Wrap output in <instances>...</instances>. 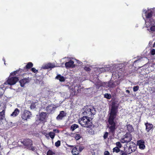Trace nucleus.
<instances>
[{"instance_id": "obj_1", "label": "nucleus", "mask_w": 155, "mask_h": 155, "mask_svg": "<svg viewBox=\"0 0 155 155\" xmlns=\"http://www.w3.org/2000/svg\"><path fill=\"white\" fill-rule=\"evenodd\" d=\"M117 107L115 105H113L112 107L110 116L108 120L109 124L108 127L110 133L113 134L115 130L117 128L116 122L115 120L116 114L117 112Z\"/></svg>"}, {"instance_id": "obj_2", "label": "nucleus", "mask_w": 155, "mask_h": 155, "mask_svg": "<svg viewBox=\"0 0 155 155\" xmlns=\"http://www.w3.org/2000/svg\"><path fill=\"white\" fill-rule=\"evenodd\" d=\"M91 118L88 116H83L79 120V123L82 127H89L91 126Z\"/></svg>"}, {"instance_id": "obj_3", "label": "nucleus", "mask_w": 155, "mask_h": 155, "mask_svg": "<svg viewBox=\"0 0 155 155\" xmlns=\"http://www.w3.org/2000/svg\"><path fill=\"white\" fill-rule=\"evenodd\" d=\"M145 27L150 34L155 32V21L150 20L146 21Z\"/></svg>"}, {"instance_id": "obj_4", "label": "nucleus", "mask_w": 155, "mask_h": 155, "mask_svg": "<svg viewBox=\"0 0 155 155\" xmlns=\"http://www.w3.org/2000/svg\"><path fill=\"white\" fill-rule=\"evenodd\" d=\"M84 111L82 113L83 115L92 117V115L95 114V110L91 105L87 106L84 107Z\"/></svg>"}, {"instance_id": "obj_5", "label": "nucleus", "mask_w": 155, "mask_h": 155, "mask_svg": "<svg viewBox=\"0 0 155 155\" xmlns=\"http://www.w3.org/2000/svg\"><path fill=\"white\" fill-rule=\"evenodd\" d=\"M155 12V8L151 9H148L147 10H143V14H145L146 16V20L145 22L147 21V20H153L151 19L152 16V15Z\"/></svg>"}, {"instance_id": "obj_6", "label": "nucleus", "mask_w": 155, "mask_h": 155, "mask_svg": "<svg viewBox=\"0 0 155 155\" xmlns=\"http://www.w3.org/2000/svg\"><path fill=\"white\" fill-rule=\"evenodd\" d=\"M22 143L29 150L32 151H34L35 150V147L32 146V141L31 140L25 139L22 141Z\"/></svg>"}, {"instance_id": "obj_7", "label": "nucleus", "mask_w": 155, "mask_h": 155, "mask_svg": "<svg viewBox=\"0 0 155 155\" xmlns=\"http://www.w3.org/2000/svg\"><path fill=\"white\" fill-rule=\"evenodd\" d=\"M21 113V118L24 120L27 121L28 119L31 117L32 114L28 110H25Z\"/></svg>"}, {"instance_id": "obj_8", "label": "nucleus", "mask_w": 155, "mask_h": 155, "mask_svg": "<svg viewBox=\"0 0 155 155\" xmlns=\"http://www.w3.org/2000/svg\"><path fill=\"white\" fill-rule=\"evenodd\" d=\"M47 117V114L46 113L41 112L39 114L36 120V123L37 124H39L41 123H43Z\"/></svg>"}, {"instance_id": "obj_9", "label": "nucleus", "mask_w": 155, "mask_h": 155, "mask_svg": "<svg viewBox=\"0 0 155 155\" xmlns=\"http://www.w3.org/2000/svg\"><path fill=\"white\" fill-rule=\"evenodd\" d=\"M18 80V78L16 77H9L6 82H5L4 84L13 85L15 84Z\"/></svg>"}, {"instance_id": "obj_10", "label": "nucleus", "mask_w": 155, "mask_h": 155, "mask_svg": "<svg viewBox=\"0 0 155 155\" xmlns=\"http://www.w3.org/2000/svg\"><path fill=\"white\" fill-rule=\"evenodd\" d=\"M132 139L131 134L129 133L126 134L120 140V142L123 143H128L130 142Z\"/></svg>"}, {"instance_id": "obj_11", "label": "nucleus", "mask_w": 155, "mask_h": 155, "mask_svg": "<svg viewBox=\"0 0 155 155\" xmlns=\"http://www.w3.org/2000/svg\"><path fill=\"white\" fill-rule=\"evenodd\" d=\"M130 146L129 147L128 150H126L127 153L128 154L134 151L136 149V145L134 142L130 143Z\"/></svg>"}, {"instance_id": "obj_12", "label": "nucleus", "mask_w": 155, "mask_h": 155, "mask_svg": "<svg viewBox=\"0 0 155 155\" xmlns=\"http://www.w3.org/2000/svg\"><path fill=\"white\" fill-rule=\"evenodd\" d=\"M106 86L110 87L113 88L115 87L119 84L117 81L113 82L110 81L108 83H106Z\"/></svg>"}, {"instance_id": "obj_13", "label": "nucleus", "mask_w": 155, "mask_h": 155, "mask_svg": "<svg viewBox=\"0 0 155 155\" xmlns=\"http://www.w3.org/2000/svg\"><path fill=\"white\" fill-rule=\"evenodd\" d=\"M65 66L67 68H74L75 67V65L74 64V62L72 60H70L68 62H67L65 64Z\"/></svg>"}, {"instance_id": "obj_14", "label": "nucleus", "mask_w": 155, "mask_h": 155, "mask_svg": "<svg viewBox=\"0 0 155 155\" xmlns=\"http://www.w3.org/2000/svg\"><path fill=\"white\" fill-rule=\"evenodd\" d=\"M81 86L79 87H75V89H73V88L71 89L70 91L73 94L75 95L77 94L78 93L80 92V90L79 89H81Z\"/></svg>"}, {"instance_id": "obj_15", "label": "nucleus", "mask_w": 155, "mask_h": 155, "mask_svg": "<svg viewBox=\"0 0 155 155\" xmlns=\"http://www.w3.org/2000/svg\"><path fill=\"white\" fill-rule=\"evenodd\" d=\"M137 144L139 146V148L142 150H143L145 148L144 145V141L143 140H140L137 141Z\"/></svg>"}, {"instance_id": "obj_16", "label": "nucleus", "mask_w": 155, "mask_h": 155, "mask_svg": "<svg viewBox=\"0 0 155 155\" xmlns=\"http://www.w3.org/2000/svg\"><path fill=\"white\" fill-rule=\"evenodd\" d=\"M110 68L105 67L101 68H97L95 70L97 72L99 73H101L105 71H108L110 70Z\"/></svg>"}, {"instance_id": "obj_17", "label": "nucleus", "mask_w": 155, "mask_h": 155, "mask_svg": "<svg viewBox=\"0 0 155 155\" xmlns=\"http://www.w3.org/2000/svg\"><path fill=\"white\" fill-rule=\"evenodd\" d=\"M54 65L51 63H48L45 65H43L42 68L44 69H47L50 68H52L54 67Z\"/></svg>"}, {"instance_id": "obj_18", "label": "nucleus", "mask_w": 155, "mask_h": 155, "mask_svg": "<svg viewBox=\"0 0 155 155\" xmlns=\"http://www.w3.org/2000/svg\"><path fill=\"white\" fill-rule=\"evenodd\" d=\"M145 124L146 126V130L148 132H149L153 128V125L152 124L147 122L145 123Z\"/></svg>"}, {"instance_id": "obj_19", "label": "nucleus", "mask_w": 155, "mask_h": 155, "mask_svg": "<svg viewBox=\"0 0 155 155\" xmlns=\"http://www.w3.org/2000/svg\"><path fill=\"white\" fill-rule=\"evenodd\" d=\"M56 107H54L53 105H49L46 107V110L48 112H50L53 110H54Z\"/></svg>"}, {"instance_id": "obj_20", "label": "nucleus", "mask_w": 155, "mask_h": 155, "mask_svg": "<svg viewBox=\"0 0 155 155\" xmlns=\"http://www.w3.org/2000/svg\"><path fill=\"white\" fill-rule=\"evenodd\" d=\"M65 116V114L63 111H61L57 117V119L58 120L61 119L63 117Z\"/></svg>"}, {"instance_id": "obj_21", "label": "nucleus", "mask_w": 155, "mask_h": 155, "mask_svg": "<svg viewBox=\"0 0 155 155\" xmlns=\"http://www.w3.org/2000/svg\"><path fill=\"white\" fill-rule=\"evenodd\" d=\"M20 112V110L18 108H16L13 113L11 114V116L15 117L17 116Z\"/></svg>"}, {"instance_id": "obj_22", "label": "nucleus", "mask_w": 155, "mask_h": 155, "mask_svg": "<svg viewBox=\"0 0 155 155\" xmlns=\"http://www.w3.org/2000/svg\"><path fill=\"white\" fill-rule=\"evenodd\" d=\"M78 147H75L71 151L72 154L74 155H77L79 153V151L78 150Z\"/></svg>"}, {"instance_id": "obj_23", "label": "nucleus", "mask_w": 155, "mask_h": 155, "mask_svg": "<svg viewBox=\"0 0 155 155\" xmlns=\"http://www.w3.org/2000/svg\"><path fill=\"white\" fill-rule=\"evenodd\" d=\"M5 110H3L2 111L0 112V121L1 122L4 120L5 119Z\"/></svg>"}, {"instance_id": "obj_24", "label": "nucleus", "mask_w": 155, "mask_h": 155, "mask_svg": "<svg viewBox=\"0 0 155 155\" xmlns=\"http://www.w3.org/2000/svg\"><path fill=\"white\" fill-rule=\"evenodd\" d=\"M28 82V80L26 79H24L21 80L19 81L20 85L21 87H23L25 84Z\"/></svg>"}, {"instance_id": "obj_25", "label": "nucleus", "mask_w": 155, "mask_h": 155, "mask_svg": "<svg viewBox=\"0 0 155 155\" xmlns=\"http://www.w3.org/2000/svg\"><path fill=\"white\" fill-rule=\"evenodd\" d=\"M126 128L128 131L130 132H132L134 130V129L132 126L130 124L126 125Z\"/></svg>"}, {"instance_id": "obj_26", "label": "nucleus", "mask_w": 155, "mask_h": 155, "mask_svg": "<svg viewBox=\"0 0 155 155\" xmlns=\"http://www.w3.org/2000/svg\"><path fill=\"white\" fill-rule=\"evenodd\" d=\"M56 78L57 79L59 80L61 82L64 81L65 80L64 77H63V76H61L60 75H58L56 77Z\"/></svg>"}, {"instance_id": "obj_27", "label": "nucleus", "mask_w": 155, "mask_h": 155, "mask_svg": "<svg viewBox=\"0 0 155 155\" xmlns=\"http://www.w3.org/2000/svg\"><path fill=\"white\" fill-rule=\"evenodd\" d=\"M78 126L76 124H73L70 127V130L72 131H73L75 129L78 128Z\"/></svg>"}, {"instance_id": "obj_28", "label": "nucleus", "mask_w": 155, "mask_h": 155, "mask_svg": "<svg viewBox=\"0 0 155 155\" xmlns=\"http://www.w3.org/2000/svg\"><path fill=\"white\" fill-rule=\"evenodd\" d=\"M49 135L51 138L53 139L54 137L55 134L54 132L51 131L49 133Z\"/></svg>"}, {"instance_id": "obj_29", "label": "nucleus", "mask_w": 155, "mask_h": 155, "mask_svg": "<svg viewBox=\"0 0 155 155\" xmlns=\"http://www.w3.org/2000/svg\"><path fill=\"white\" fill-rule=\"evenodd\" d=\"M33 66V64L31 62H28L26 66V68H30Z\"/></svg>"}, {"instance_id": "obj_30", "label": "nucleus", "mask_w": 155, "mask_h": 155, "mask_svg": "<svg viewBox=\"0 0 155 155\" xmlns=\"http://www.w3.org/2000/svg\"><path fill=\"white\" fill-rule=\"evenodd\" d=\"M104 97L107 99H110L111 98V95L110 94H105L104 95Z\"/></svg>"}, {"instance_id": "obj_31", "label": "nucleus", "mask_w": 155, "mask_h": 155, "mask_svg": "<svg viewBox=\"0 0 155 155\" xmlns=\"http://www.w3.org/2000/svg\"><path fill=\"white\" fill-rule=\"evenodd\" d=\"M81 137V136L79 134H76L74 135V138L77 140H79Z\"/></svg>"}, {"instance_id": "obj_32", "label": "nucleus", "mask_w": 155, "mask_h": 155, "mask_svg": "<svg viewBox=\"0 0 155 155\" xmlns=\"http://www.w3.org/2000/svg\"><path fill=\"white\" fill-rule=\"evenodd\" d=\"M113 151L114 152L118 153L120 151V149L118 147H116L113 148Z\"/></svg>"}, {"instance_id": "obj_33", "label": "nucleus", "mask_w": 155, "mask_h": 155, "mask_svg": "<svg viewBox=\"0 0 155 155\" xmlns=\"http://www.w3.org/2000/svg\"><path fill=\"white\" fill-rule=\"evenodd\" d=\"M54 153L53 152L52 150H49L47 152V155H54Z\"/></svg>"}, {"instance_id": "obj_34", "label": "nucleus", "mask_w": 155, "mask_h": 155, "mask_svg": "<svg viewBox=\"0 0 155 155\" xmlns=\"http://www.w3.org/2000/svg\"><path fill=\"white\" fill-rule=\"evenodd\" d=\"M76 147H78V151L79 153L81 152L84 148V147L82 146H77Z\"/></svg>"}, {"instance_id": "obj_35", "label": "nucleus", "mask_w": 155, "mask_h": 155, "mask_svg": "<svg viewBox=\"0 0 155 155\" xmlns=\"http://www.w3.org/2000/svg\"><path fill=\"white\" fill-rule=\"evenodd\" d=\"M61 142L59 140H58L55 143V146L57 147H58L60 146Z\"/></svg>"}, {"instance_id": "obj_36", "label": "nucleus", "mask_w": 155, "mask_h": 155, "mask_svg": "<svg viewBox=\"0 0 155 155\" xmlns=\"http://www.w3.org/2000/svg\"><path fill=\"white\" fill-rule=\"evenodd\" d=\"M139 88V87L138 86H134L133 87V91H137Z\"/></svg>"}, {"instance_id": "obj_37", "label": "nucleus", "mask_w": 155, "mask_h": 155, "mask_svg": "<svg viewBox=\"0 0 155 155\" xmlns=\"http://www.w3.org/2000/svg\"><path fill=\"white\" fill-rule=\"evenodd\" d=\"M108 133L106 132L103 136L104 138V139H106L108 136Z\"/></svg>"}, {"instance_id": "obj_38", "label": "nucleus", "mask_w": 155, "mask_h": 155, "mask_svg": "<svg viewBox=\"0 0 155 155\" xmlns=\"http://www.w3.org/2000/svg\"><path fill=\"white\" fill-rule=\"evenodd\" d=\"M150 53L152 55H154L155 54V49H152L150 52Z\"/></svg>"}, {"instance_id": "obj_39", "label": "nucleus", "mask_w": 155, "mask_h": 155, "mask_svg": "<svg viewBox=\"0 0 155 155\" xmlns=\"http://www.w3.org/2000/svg\"><path fill=\"white\" fill-rule=\"evenodd\" d=\"M116 144L117 146L119 148L121 147L122 146L121 143L119 142H116Z\"/></svg>"}, {"instance_id": "obj_40", "label": "nucleus", "mask_w": 155, "mask_h": 155, "mask_svg": "<svg viewBox=\"0 0 155 155\" xmlns=\"http://www.w3.org/2000/svg\"><path fill=\"white\" fill-rule=\"evenodd\" d=\"M3 90L2 88V87H0V97H2L3 94Z\"/></svg>"}, {"instance_id": "obj_41", "label": "nucleus", "mask_w": 155, "mask_h": 155, "mask_svg": "<svg viewBox=\"0 0 155 155\" xmlns=\"http://www.w3.org/2000/svg\"><path fill=\"white\" fill-rule=\"evenodd\" d=\"M18 72L17 71H15L12 72L10 73V75L12 76H14Z\"/></svg>"}, {"instance_id": "obj_42", "label": "nucleus", "mask_w": 155, "mask_h": 155, "mask_svg": "<svg viewBox=\"0 0 155 155\" xmlns=\"http://www.w3.org/2000/svg\"><path fill=\"white\" fill-rule=\"evenodd\" d=\"M31 71L34 73L37 72L38 71L35 68H32L31 69Z\"/></svg>"}, {"instance_id": "obj_43", "label": "nucleus", "mask_w": 155, "mask_h": 155, "mask_svg": "<svg viewBox=\"0 0 155 155\" xmlns=\"http://www.w3.org/2000/svg\"><path fill=\"white\" fill-rule=\"evenodd\" d=\"M109 152L107 151H106L104 152V155H110Z\"/></svg>"}, {"instance_id": "obj_44", "label": "nucleus", "mask_w": 155, "mask_h": 155, "mask_svg": "<svg viewBox=\"0 0 155 155\" xmlns=\"http://www.w3.org/2000/svg\"><path fill=\"white\" fill-rule=\"evenodd\" d=\"M30 107L31 109H34L36 107L35 105V104H32L31 106Z\"/></svg>"}, {"instance_id": "obj_45", "label": "nucleus", "mask_w": 155, "mask_h": 155, "mask_svg": "<svg viewBox=\"0 0 155 155\" xmlns=\"http://www.w3.org/2000/svg\"><path fill=\"white\" fill-rule=\"evenodd\" d=\"M45 135L46 137V138L48 139H49V133L48 134L47 133H45Z\"/></svg>"}, {"instance_id": "obj_46", "label": "nucleus", "mask_w": 155, "mask_h": 155, "mask_svg": "<svg viewBox=\"0 0 155 155\" xmlns=\"http://www.w3.org/2000/svg\"><path fill=\"white\" fill-rule=\"evenodd\" d=\"M84 69L85 70L87 71H89L90 70V68H89L88 67H85Z\"/></svg>"}, {"instance_id": "obj_47", "label": "nucleus", "mask_w": 155, "mask_h": 155, "mask_svg": "<svg viewBox=\"0 0 155 155\" xmlns=\"http://www.w3.org/2000/svg\"><path fill=\"white\" fill-rule=\"evenodd\" d=\"M53 131L54 132H55V133H59V130L57 129H54L53 130Z\"/></svg>"}, {"instance_id": "obj_48", "label": "nucleus", "mask_w": 155, "mask_h": 155, "mask_svg": "<svg viewBox=\"0 0 155 155\" xmlns=\"http://www.w3.org/2000/svg\"><path fill=\"white\" fill-rule=\"evenodd\" d=\"M121 155H127L124 151H122Z\"/></svg>"}, {"instance_id": "obj_49", "label": "nucleus", "mask_w": 155, "mask_h": 155, "mask_svg": "<svg viewBox=\"0 0 155 155\" xmlns=\"http://www.w3.org/2000/svg\"><path fill=\"white\" fill-rule=\"evenodd\" d=\"M67 146L69 147H73L74 146H73V145H68V144H67Z\"/></svg>"}, {"instance_id": "obj_50", "label": "nucleus", "mask_w": 155, "mask_h": 155, "mask_svg": "<svg viewBox=\"0 0 155 155\" xmlns=\"http://www.w3.org/2000/svg\"><path fill=\"white\" fill-rule=\"evenodd\" d=\"M142 61V60L141 59H140V60H137L136 61H134V62L135 63L137 61H138L139 62L140 61Z\"/></svg>"}, {"instance_id": "obj_51", "label": "nucleus", "mask_w": 155, "mask_h": 155, "mask_svg": "<svg viewBox=\"0 0 155 155\" xmlns=\"http://www.w3.org/2000/svg\"><path fill=\"white\" fill-rule=\"evenodd\" d=\"M126 92L127 93H130V91H129V90H127L126 91Z\"/></svg>"}, {"instance_id": "obj_52", "label": "nucleus", "mask_w": 155, "mask_h": 155, "mask_svg": "<svg viewBox=\"0 0 155 155\" xmlns=\"http://www.w3.org/2000/svg\"><path fill=\"white\" fill-rule=\"evenodd\" d=\"M3 61H4V64H5V59H4V58H3Z\"/></svg>"}, {"instance_id": "obj_53", "label": "nucleus", "mask_w": 155, "mask_h": 155, "mask_svg": "<svg viewBox=\"0 0 155 155\" xmlns=\"http://www.w3.org/2000/svg\"><path fill=\"white\" fill-rule=\"evenodd\" d=\"M155 42H154V44L153 45V47H155Z\"/></svg>"}, {"instance_id": "obj_54", "label": "nucleus", "mask_w": 155, "mask_h": 155, "mask_svg": "<svg viewBox=\"0 0 155 155\" xmlns=\"http://www.w3.org/2000/svg\"><path fill=\"white\" fill-rule=\"evenodd\" d=\"M78 61H78L79 62V61Z\"/></svg>"}]
</instances>
